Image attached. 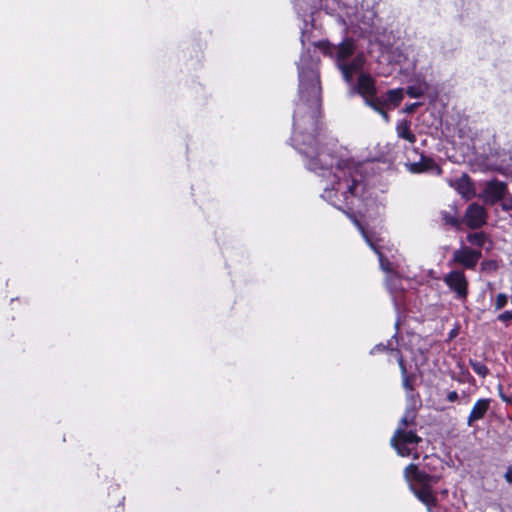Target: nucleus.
<instances>
[{"instance_id": "obj_2", "label": "nucleus", "mask_w": 512, "mask_h": 512, "mask_svg": "<svg viewBox=\"0 0 512 512\" xmlns=\"http://www.w3.org/2000/svg\"><path fill=\"white\" fill-rule=\"evenodd\" d=\"M352 221L361 232L366 243L378 255L380 268L386 273V285L393 297L395 305L398 306L397 293H400L404 289L401 285V277L399 276V259L396 258L394 254H390V250L381 244V242L384 241V237L375 236L374 233L367 232L355 217H352Z\"/></svg>"}, {"instance_id": "obj_15", "label": "nucleus", "mask_w": 512, "mask_h": 512, "mask_svg": "<svg viewBox=\"0 0 512 512\" xmlns=\"http://www.w3.org/2000/svg\"><path fill=\"white\" fill-rule=\"evenodd\" d=\"M451 185L466 199L472 198L475 194L472 182L466 175H462Z\"/></svg>"}, {"instance_id": "obj_6", "label": "nucleus", "mask_w": 512, "mask_h": 512, "mask_svg": "<svg viewBox=\"0 0 512 512\" xmlns=\"http://www.w3.org/2000/svg\"><path fill=\"white\" fill-rule=\"evenodd\" d=\"M316 46L325 54L335 55L338 67L347 62L355 50V45L351 40L343 41L338 47L330 45L328 42H319Z\"/></svg>"}, {"instance_id": "obj_22", "label": "nucleus", "mask_w": 512, "mask_h": 512, "mask_svg": "<svg viewBox=\"0 0 512 512\" xmlns=\"http://www.w3.org/2000/svg\"><path fill=\"white\" fill-rule=\"evenodd\" d=\"M508 296L504 293H499L495 298V309L500 310L507 305Z\"/></svg>"}, {"instance_id": "obj_20", "label": "nucleus", "mask_w": 512, "mask_h": 512, "mask_svg": "<svg viewBox=\"0 0 512 512\" xmlns=\"http://www.w3.org/2000/svg\"><path fill=\"white\" fill-rule=\"evenodd\" d=\"M486 235L483 232L471 233L467 236L468 242L472 245L482 247L484 245Z\"/></svg>"}, {"instance_id": "obj_4", "label": "nucleus", "mask_w": 512, "mask_h": 512, "mask_svg": "<svg viewBox=\"0 0 512 512\" xmlns=\"http://www.w3.org/2000/svg\"><path fill=\"white\" fill-rule=\"evenodd\" d=\"M414 419L415 412L413 410H407L401 418L399 426L391 439V445L402 457L410 455H413L414 458L419 457L418 453L414 451V449L422 439L414 432L406 431L407 425L413 423Z\"/></svg>"}, {"instance_id": "obj_8", "label": "nucleus", "mask_w": 512, "mask_h": 512, "mask_svg": "<svg viewBox=\"0 0 512 512\" xmlns=\"http://www.w3.org/2000/svg\"><path fill=\"white\" fill-rule=\"evenodd\" d=\"M443 280L445 284L456 294L457 299H466L468 295V282L463 272L451 271Z\"/></svg>"}, {"instance_id": "obj_30", "label": "nucleus", "mask_w": 512, "mask_h": 512, "mask_svg": "<svg viewBox=\"0 0 512 512\" xmlns=\"http://www.w3.org/2000/svg\"><path fill=\"white\" fill-rule=\"evenodd\" d=\"M415 105H412L411 107H409L408 111H412L413 108H414Z\"/></svg>"}, {"instance_id": "obj_1", "label": "nucleus", "mask_w": 512, "mask_h": 512, "mask_svg": "<svg viewBox=\"0 0 512 512\" xmlns=\"http://www.w3.org/2000/svg\"><path fill=\"white\" fill-rule=\"evenodd\" d=\"M318 60L304 51L298 63L299 101L293 122V146L305 156V165L320 177L321 198L333 207L348 213L364 199L366 184L363 166L342 155H336L322 145L325 135L318 127L321 106V86Z\"/></svg>"}, {"instance_id": "obj_12", "label": "nucleus", "mask_w": 512, "mask_h": 512, "mask_svg": "<svg viewBox=\"0 0 512 512\" xmlns=\"http://www.w3.org/2000/svg\"><path fill=\"white\" fill-rule=\"evenodd\" d=\"M364 62L365 59L363 55H357L352 59V61L341 64L339 69L341 70L346 82L350 83L353 79V75L362 70Z\"/></svg>"}, {"instance_id": "obj_16", "label": "nucleus", "mask_w": 512, "mask_h": 512, "mask_svg": "<svg viewBox=\"0 0 512 512\" xmlns=\"http://www.w3.org/2000/svg\"><path fill=\"white\" fill-rule=\"evenodd\" d=\"M383 101V110L386 112V109L389 105L396 107L400 104L403 99V90L402 89H393L389 90L386 93L385 97H381Z\"/></svg>"}, {"instance_id": "obj_19", "label": "nucleus", "mask_w": 512, "mask_h": 512, "mask_svg": "<svg viewBox=\"0 0 512 512\" xmlns=\"http://www.w3.org/2000/svg\"><path fill=\"white\" fill-rule=\"evenodd\" d=\"M391 355L395 358V360L398 362V364L400 366V369H401V372H402V375H403V386H404V388L407 389V390H411L412 386H411L410 381H409L408 376H407V371H406V368L404 366L402 353H400L399 351H394L393 349H391Z\"/></svg>"}, {"instance_id": "obj_9", "label": "nucleus", "mask_w": 512, "mask_h": 512, "mask_svg": "<svg viewBox=\"0 0 512 512\" xmlns=\"http://www.w3.org/2000/svg\"><path fill=\"white\" fill-rule=\"evenodd\" d=\"M481 253L468 247H462L453 252V261L467 269H473L480 259Z\"/></svg>"}, {"instance_id": "obj_17", "label": "nucleus", "mask_w": 512, "mask_h": 512, "mask_svg": "<svg viewBox=\"0 0 512 512\" xmlns=\"http://www.w3.org/2000/svg\"><path fill=\"white\" fill-rule=\"evenodd\" d=\"M396 132L399 138H402L412 144L415 143L416 136L411 131L410 123L407 120H401L397 123Z\"/></svg>"}, {"instance_id": "obj_3", "label": "nucleus", "mask_w": 512, "mask_h": 512, "mask_svg": "<svg viewBox=\"0 0 512 512\" xmlns=\"http://www.w3.org/2000/svg\"><path fill=\"white\" fill-rule=\"evenodd\" d=\"M404 477L416 498L421 501L430 512L437 504V498L432 486L439 481V477L426 474L415 464H410L406 467Z\"/></svg>"}, {"instance_id": "obj_18", "label": "nucleus", "mask_w": 512, "mask_h": 512, "mask_svg": "<svg viewBox=\"0 0 512 512\" xmlns=\"http://www.w3.org/2000/svg\"><path fill=\"white\" fill-rule=\"evenodd\" d=\"M428 85L425 81H418L417 83L413 85H409L407 87V94L411 98H419L424 95V93L427 91Z\"/></svg>"}, {"instance_id": "obj_13", "label": "nucleus", "mask_w": 512, "mask_h": 512, "mask_svg": "<svg viewBox=\"0 0 512 512\" xmlns=\"http://www.w3.org/2000/svg\"><path fill=\"white\" fill-rule=\"evenodd\" d=\"M326 0H294L297 12L301 15L312 14L316 9L326 8Z\"/></svg>"}, {"instance_id": "obj_28", "label": "nucleus", "mask_w": 512, "mask_h": 512, "mask_svg": "<svg viewBox=\"0 0 512 512\" xmlns=\"http://www.w3.org/2000/svg\"><path fill=\"white\" fill-rule=\"evenodd\" d=\"M505 479L508 483H512V469L509 468L505 473Z\"/></svg>"}, {"instance_id": "obj_29", "label": "nucleus", "mask_w": 512, "mask_h": 512, "mask_svg": "<svg viewBox=\"0 0 512 512\" xmlns=\"http://www.w3.org/2000/svg\"><path fill=\"white\" fill-rule=\"evenodd\" d=\"M385 349V346L380 344V345H377L374 347V349L372 350V353H374L375 351H380V350H384Z\"/></svg>"}, {"instance_id": "obj_10", "label": "nucleus", "mask_w": 512, "mask_h": 512, "mask_svg": "<svg viewBox=\"0 0 512 512\" xmlns=\"http://www.w3.org/2000/svg\"><path fill=\"white\" fill-rule=\"evenodd\" d=\"M465 222L470 228H479L486 222V211L479 204H471L465 214Z\"/></svg>"}, {"instance_id": "obj_5", "label": "nucleus", "mask_w": 512, "mask_h": 512, "mask_svg": "<svg viewBox=\"0 0 512 512\" xmlns=\"http://www.w3.org/2000/svg\"><path fill=\"white\" fill-rule=\"evenodd\" d=\"M352 92L361 95L367 106L378 112L385 122H389V116L387 112L383 110L382 98L377 96L375 81L370 75L361 73L358 77L357 84L352 88Z\"/></svg>"}, {"instance_id": "obj_27", "label": "nucleus", "mask_w": 512, "mask_h": 512, "mask_svg": "<svg viewBox=\"0 0 512 512\" xmlns=\"http://www.w3.org/2000/svg\"><path fill=\"white\" fill-rule=\"evenodd\" d=\"M458 399V393L456 391H450L447 394V400L450 402H454Z\"/></svg>"}, {"instance_id": "obj_31", "label": "nucleus", "mask_w": 512, "mask_h": 512, "mask_svg": "<svg viewBox=\"0 0 512 512\" xmlns=\"http://www.w3.org/2000/svg\"><path fill=\"white\" fill-rule=\"evenodd\" d=\"M511 303H512V295H511Z\"/></svg>"}, {"instance_id": "obj_14", "label": "nucleus", "mask_w": 512, "mask_h": 512, "mask_svg": "<svg viewBox=\"0 0 512 512\" xmlns=\"http://www.w3.org/2000/svg\"><path fill=\"white\" fill-rule=\"evenodd\" d=\"M408 169L412 173H421L426 171L435 170L437 174L441 173L440 168L433 162V160L421 156V159L417 162L407 164Z\"/></svg>"}, {"instance_id": "obj_11", "label": "nucleus", "mask_w": 512, "mask_h": 512, "mask_svg": "<svg viewBox=\"0 0 512 512\" xmlns=\"http://www.w3.org/2000/svg\"><path fill=\"white\" fill-rule=\"evenodd\" d=\"M491 400L488 398L478 399L473 405L469 416L467 418V425L473 426L476 421L484 418L488 410L490 409Z\"/></svg>"}, {"instance_id": "obj_7", "label": "nucleus", "mask_w": 512, "mask_h": 512, "mask_svg": "<svg viewBox=\"0 0 512 512\" xmlns=\"http://www.w3.org/2000/svg\"><path fill=\"white\" fill-rule=\"evenodd\" d=\"M507 192L506 183L493 179L484 184V188L479 197L487 204L493 205L501 200Z\"/></svg>"}, {"instance_id": "obj_21", "label": "nucleus", "mask_w": 512, "mask_h": 512, "mask_svg": "<svg viewBox=\"0 0 512 512\" xmlns=\"http://www.w3.org/2000/svg\"><path fill=\"white\" fill-rule=\"evenodd\" d=\"M472 370L481 377H485L488 373L487 366L481 361L470 360Z\"/></svg>"}, {"instance_id": "obj_24", "label": "nucleus", "mask_w": 512, "mask_h": 512, "mask_svg": "<svg viewBox=\"0 0 512 512\" xmlns=\"http://www.w3.org/2000/svg\"><path fill=\"white\" fill-rule=\"evenodd\" d=\"M499 396L503 402L512 405V393L510 395H506L502 392L501 387H499Z\"/></svg>"}, {"instance_id": "obj_26", "label": "nucleus", "mask_w": 512, "mask_h": 512, "mask_svg": "<svg viewBox=\"0 0 512 512\" xmlns=\"http://www.w3.org/2000/svg\"><path fill=\"white\" fill-rule=\"evenodd\" d=\"M444 220L447 224H451L453 226H458L459 222L455 217L444 215Z\"/></svg>"}, {"instance_id": "obj_23", "label": "nucleus", "mask_w": 512, "mask_h": 512, "mask_svg": "<svg viewBox=\"0 0 512 512\" xmlns=\"http://www.w3.org/2000/svg\"><path fill=\"white\" fill-rule=\"evenodd\" d=\"M497 319L501 322L512 320V310H507L498 315Z\"/></svg>"}, {"instance_id": "obj_25", "label": "nucleus", "mask_w": 512, "mask_h": 512, "mask_svg": "<svg viewBox=\"0 0 512 512\" xmlns=\"http://www.w3.org/2000/svg\"><path fill=\"white\" fill-rule=\"evenodd\" d=\"M501 207L504 211L512 210V196L506 198L501 204Z\"/></svg>"}]
</instances>
